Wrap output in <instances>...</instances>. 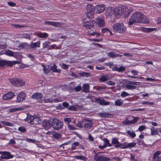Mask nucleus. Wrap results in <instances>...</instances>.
Listing matches in <instances>:
<instances>
[{"mask_svg": "<svg viewBox=\"0 0 161 161\" xmlns=\"http://www.w3.org/2000/svg\"><path fill=\"white\" fill-rule=\"evenodd\" d=\"M51 135L53 137L57 139H60L61 138V134L56 132H52Z\"/></svg>", "mask_w": 161, "mask_h": 161, "instance_id": "393cba45", "label": "nucleus"}, {"mask_svg": "<svg viewBox=\"0 0 161 161\" xmlns=\"http://www.w3.org/2000/svg\"><path fill=\"white\" fill-rule=\"evenodd\" d=\"M115 9L114 8L108 7L105 13V14L107 18L111 17L113 15H114Z\"/></svg>", "mask_w": 161, "mask_h": 161, "instance_id": "f8f14e48", "label": "nucleus"}, {"mask_svg": "<svg viewBox=\"0 0 161 161\" xmlns=\"http://www.w3.org/2000/svg\"><path fill=\"white\" fill-rule=\"evenodd\" d=\"M113 29L116 32L119 33H124L126 31V27L123 24L116 23L113 25Z\"/></svg>", "mask_w": 161, "mask_h": 161, "instance_id": "7ed1b4c3", "label": "nucleus"}, {"mask_svg": "<svg viewBox=\"0 0 161 161\" xmlns=\"http://www.w3.org/2000/svg\"><path fill=\"white\" fill-rule=\"evenodd\" d=\"M68 109L70 110H72L74 111H76L77 110V108L73 106H70L68 108Z\"/></svg>", "mask_w": 161, "mask_h": 161, "instance_id": "8fccbe9b", "label": "nucleus"}, {"mask_svg": "<svg viewBox=\"0 0 161 161\" xmlns=\"http://www.w3.org/2000/svg\"><path fill=\"white\" fill-rule=\"evenodd\" d=\"M140 84V82L129 81L127 83L125 86L129 90L136 89V87L134 85H139Z\"/></svg>", "mask_w": 161, "mask_h": 161, "instance_id": "6e6552de", "label": "nucleus"}, {"mask_svg": "<svg viewBox=\"0 0 161 161\" xmlns=\"http://www.w3.org/2000/svg\"><path fill=\"white\" fill-rule=\"evenodd\" d=\"M137 143L140 145H143L144 144L143 141L141 140H138L137 141Z\"/></svg>", "mask_w": 161, "mask_h": 161, "instance_id": "338daca9", "label": "nucleus"}, {"mask_svg": "<svg viewBox=\"0 0 161 161\" xmlns=\"http://www.w3.org/2000/svg\"><path fill=\"white\" fill-rule=\"evenodd\" d=\"M43 101L46 103H52L53 99L51 98H44Z\"/></svg>", "mask_w": 161, "mask_h": 161, "instance_id": "37998d69", "label": "nucleus"}, {"mask_svg": "<svg viewBox=\"0 0 161 161\" xmlns=\"http://www.w3.org/2000/svg\"><path fill=\"white\" fill-rule=\"evenodd\" d=\"M37 36L40 38H46L48 36V35L46 33L40 32L37 34Z\"/></svg>", "mask_w": 161, "mask_h": 161, "instance_id": "c756f323", "label": "nucleus"}, {"mask_svg": "<svg viewBox=\"0 0 161 161\" xmlns=\"http://www.w3.org/2000/svg\"><path fill=\"white\" fill-rule=\"evenodd\" d=\"M52 127L57 130L61 129L63 125V123L57 119H52Z\"/></svg>", "mask_w": 161, "mask_h": 161, "instance_id": "39448f33", "label": "nucleus"}, {"mask_svg": "<svg viewBox=\"0 0 161 161\" xmlns=\"http://www.w3.org/2000/svg\"><path fill=\"white\" fill-rule=\"evenodd\" d=\"M43 70L45 74H48L49 73V68L48 67L46 68L45 66H44Z\"/></svg>", "mask_w": 161, "mask_h": 161, "instance_id": "bf43d9fd", "label": "nucleus"}, {"mask_svg": "<svg viewBox=\"0 0 161 161\" xmlns=\"http://www.w3.org/2000/svg\"><path fill=\"white\" fill-rule=\"evenodd\" d=\"M96 22L98 25L100 27H103L105 26V22L103 18L101 17L97 18Z\"/></svg>", "mask_w": 161, "mask_h": 161, "instance_id": "a211bd4d", "label": "nucleus"}, {"mask_svg": "<svg viewBox=\"0 0 161 161\" xmlns=\"http://www.w3.org/2000/svg\"><path fill=\"white\" fill-rule=\"evenodd\" d=\"M89 86L87 84H85L83 86V90L85 92H88L89 91Z\"/></svg>", "mask_w": 161, "mask_h": 161, "instance_id": "72a5a7b5", "label": "nucleus"}, {"mask_svg": "<svg viewBox=\"0 0 161 161\" xmlns=\"http://www.w3.org/2000/svg\"><path fill=\"white\" fill-rule=\"evenodd\" d=\"M22 37L27 39L30 40V36L29 34L24 33L22 35Z\"/></svg>", "mask_w": 161, "mask_h": 161, "instance_id": "3c124183", "label": "nucleus"}, {"mask_svg": "<svg viewBox=\"0 0 161 161\" xmlns=\"http://www.w3.org/2000/svg\"><path fill=\"white\" fill-rule=\"evenodd\" d=\"M121 96L123 97H125L129 95V94L125 92H122L120 95Z\"/></svg>", "mask_w": 161, "mask_h": 161, "instance_id": "09e8293b", "label": "nucleus"}, {"mask_svg": "<svg viewBox=\"0 0 161 161\" xmlns=\"http://www.w3.org/2000/svg\"><path fill=\"white\" fill-rule=\"evenodd\" d=\"M26 97L25 94L23 92H20L17 97L16 101L18 103L21 102L25 100Z\"/></svg>", "mask_w": 161, "mask_h": 161, "instance_id": "f3484780", "label": "nucleus"}, {"mask_svg": "<svg viewBox=\"0 0 161 161\" xmlns=\"http://www.w3.org/2000/svg\"><path fill=\"white\" fill-rule=\"evenodd\" d=\"M19 63L17 61H12L3 60H0V67L4 66L12 67L16 64Z\"/></svg>", "mask_w": 161, "mask_h": 161, "instance_id": "423d86ee", "label": "nucleus"}, {"mask_svg": "<svg viewBox=\"0 0 161 161\" xmlns=\"http://www.w3.org/2000/svg\"><path fill=\"white\" fill-rule=\"evenodd\" d=\"M95 102H98L99 105L103 106L108 105L110 104L109 102L107 101L104 99H101L100 97L96 98Z\"/></svg>", "mask_w": 161, "mask_h": 161, "instance_id": "2eb2a0df", "label": "nucleus"}, {"mask_svg": "<svg viewBox=\"0 0 161 161\" xmlns=\"http://www.w3.org/2000/svg\"><path fill=\"white\" fill-rule=\"evenodd\" d=\"M25 141L29 143H35L36 142L35 140L33 139H31L29 138H27L26 139Z\"/></svg>", "mask_w": 161, "mask_h": 161, "instance_id": "4d7b16f0", "label": "nucleus"}, {"mask_svg": "<svg viewBox=\"0 0 161 161\" xmlns=\"http://www.w3.org/2000/svg\"><path fill=\"white\" fill-rule=\"evenodd\" d=\"M79 143L78 142H75L71 144V149L72 150H74L76 149L77 146L79 145Z\"/></svg>", "mask_w": 161, "mask_h": 161, "instance_id": "473e14b6", "label": "nucleus"}, {"mask_svg": "<svg viewBox=\"0 0 161 161\" xmlns=\"http://www.w3.org/2000/svg\"><path fill=\"white\" fill-rule=\"evenodd\" d=\"M15 95L13 92H10L3 96V100H6L8 99H11Z\"/></svg>", "mask_w": 161, "mask_h": 161, "instance_id": "dca6fc26", "label": "nucleus"}, {"mask_svg": "<svg viewBox=\"0 0 161 161\" xmlns=\"http://www.w3.org/2000/svg\"><path fill=\"white\" fill-rule=\"evenodd\" d=\"M123 101L121 99H118L114 102V105L116 106H120L123 103Z\"/></svg>", "mask_w": 161, "mask_h": 161, "instance_id": "2f4dec72", "label": "nucleus"}, {"mask_svg": "<svg viewBox=\"0 0 161 161\" xmlns=\"http://www.w3.org/2000/svg\"><path fill=\"white\" fill-rule=\"evenodd\" d=\"M127 133L128 135H130V136L132 138H134L136 136V134L133 131L128 130L127 131Z\"/></svg>", "mask_w": 161, "mask_h": 161, "instance_id": "ea45409f", "label": "nucleus"}, {"mask_svg": "<svg viewBox=\"0 0 161 161\" xmlns=\"http://www.w3.org/2000/svg\"><path fill=\"white\" fill-rule=\"evenodd\" d=\"M105 6L103 4L97 5L96 6V8L97 9L96 13L98 14H100L103 12L105 8Z\"/></svg>", "mask_w": 161, "mask_h": 161, "instance_id": "412c9836", "label": "nucleus"}, {"mask_svg": "<svg viewBox=\"0 0 161 161\" xmlns=\"http://www.w3.org/2000/svg\"><path fill=\"white\" fill-rule=\"evenodd\" d=\"M94 9V7L91 4H88L86 5L85 12L87 17L89 18L93 17Z\"/></svg>", "mask_w": 161, "mask_h": 161, "instance_id": "20e7f679", "label": "nucleus"}, {"mask_svg": "<svg viewBox=\"0 0 161 161\" xmlns=\"http://www.w3.org/2000/svg\"><path fill=\"white\" fill-rule=\"evenodd\" d=\"M105 88L101 86H97V90L98 91H100L102 90H105Z\"/></svg>", "mask_w": 161, "mask_h": 161, "instance_id": "e2e57ef3", "label": "nucleus"}, {"mask_svg": "<svg viewBox=\"0 0 161 161\" xmlns=\"http://www.w3.org/2000/svg\"><path fill=\"white\" fill-rule=\"evenodd\" d=\"M15 143H16L15 141L13 139H10V140L9 142H8L9 144H11L14 145V144H15Z\"/></svg>", "mask_w": 161, "mask_h": 161, "instance_id": "0e129e2a", "label": "nucleus"}, {"mask_svg": "<svg viewBox=\"0 0 161 161\" xmlns=\"http://www.w3.org/2000/svg\"><path fill=\"white\" fill-rule=\"evenodd\" d=\"M51 43L49 41H46L43 43V48L49 47Z\"/></svg>", "mask_w": 161, "mask_h": 161, "instance_id": "4c0bfd02", "label": "nucleus"}, {"mask_svg": "<svg viewBox=\"0 0 161 161\" xmlns=\"http://www.w3.org/2000/svg\"><path fill=\"white\" fill-rule=\"evenodd\" d=\"M161 152L158 151L155 153L153 155V157L151 161H159L161 160V156L159 155L161 154Z\"/></svg>", "mask_w": 161, "mask_h": 161, "instance_id": "6ab92c4d", "label": "nucleus"}, {"mask_svg": "<svg viewBox=\"0 0 161 161\" xmlns=\"http://www.w3.org/2000/svg\"><path fill=\"white\" fill-rule=\"evenodd\" d=\"M135 23H148L149 20L147 17L141 12L136 11L131 15L129 19V25H132Z\"/></svg>", "mask_w": 161, "mask_h": 161, "instance_id": "f257e3e1", "label": "nucleus"}, {"mask_svg": "<svg viewBox=\"0 0 161 161\" xmlns=\"http://www.w3.org/2000/svg\"><path fill=\"white\" fill-rule=\"evenodd\" d=\"M42 97V94L39 93H35L31 96L32 98L36 99L39 102H42L41 99Z\"/></svg>", "mask_w": 161, "mask_h": 161, "instance_id": "aec40b11", "label": "nucleus"}, {"mask_svg": "<svg viewBox=\"0 0 161 161\" xmlns=\"http://www.w3.org/2000/svg\"><path fill=\"white\" fill-rule=\"evenodd\" d=\"M83 122L82 121H80L76 124V125L80 128L83 127Z\"/></svg>", "mask_w": 161, "mask_h": 161, "instance_id": "864d4df0", "label": "nucleus"}, {"mask_svg": "<svg viewBox=\"0 0 161 161\" xmlns=\"http://www.w3.org/2000/svg\"><path fill=\"white\" fill-rule=\"evenodd\" d=\"M144 104H146L149 105H153L154 103L152 102H149L148 101H146L143 103Z\"/></svg>", "mask_w": 161, "mask_h": 161, "instance_id": "774afa93", "label": "nucleus"}, {"mask_svg": "<svg viewBox=\"0 0 161 161\" xmlns=\"http://www.w3.org/2000/svg\"><path fill=\"white\" fill-rule=\"evenodd\" d=\"M125 69V68L123 66H120L119 67H115L114 69H113V70H115L119 72H122L124 71Z\"/></svg>", "mask_w": 161, "mask_h": 161, "instance_id": "7c9ffc66", "label": "nucleus"}, {"mask_svg": "<svg viewBox=\"0 0 161 161\" xmlns=\"http://www.w3.org/2000/svg\"><path fill=\"white\" fill-rule=\"evenodd\" d=\"M139 117H137L135 118H134L132 120H127L125 121V124H132L135 123L137 120L139 119Z\"/></svg>", "mask_w": 161, "mask_h": 161, "instance_id": "5701e85b", "label": "nucleus"}, {"mask_svg": "<svg viewBox=\"0 0 161 161\" xmlns=\"http://www.w3.org/2000/svg\"><path fill=\"white\" fill-rule=\"evenodd\" d=\"M136 143L135 142H131L127 143L128 148H130L134 147H135L136 146Z\"/></svg>", "mask_w": 161, "mask_h": 161, "instance_id": "a18cd8bd", "label": "nucleus"}, {"mask_svg": "<svg viewBox=\"0 0 161 161\" xmlns=\"http://www.w3.org/2000/svg\"><path fill=\"white\" fill-rule=\"evenodd\" d=\"M0 154H1V156L0 158V159H9L12 158L13 157V155L11 154L10 153L8 152L0 151Z\"/></svg>", "mask_w": 161, "mask_h": 161, "instance_id": "9b49d317", "label": "nucleus"}, {"mask_svg": "<svg viewBox=\"0 0 161 161\" xmlns=\"http://www.w3.org/2000/svg\"><path fill=\"white\" fill-rule=\"evenodd\" d=\"M25 120L31 124L39 125L42 122V120L39 117L36 115L32 116L30 114H27V118Z\"/></svg>", "mask_w": 161, "mask_h": 161, "instance_id": "f03ea898", "label": "nucleus"}, {"mask_svg": "<svg viewBox=\"0 0 161 161\" xmlns=\"http://www.w3.org/2000/svg\"><path fill=\"white\" fill-rule=\"evenodd\" d=\"M103 141L105 143L104 145H106V146H108L110 147L112 146L111 144L109 143V141L107 138H104Z\"/></svg>", "mask_w": 161, "mask_h": 161, "instance_id": "79ce46f5", "label": "nucleus"}, {"mask_svg": "<svg viewBox=\"0 0 161 161\" xmlns=\"http://www.w3.org/2000/svg\"><path fill=\"white\" fill-rule=\"evenodd\" d=\"M109 57L114 58L117 57L116 53L113 52H109L107 53Z\"/></svg>", "mask_w": 161, "mask_h": 161, "instance_id": "a19ab883", "label": "nucleus"}, {"mask_svg": "<svg viewBox=\"0 0 161 161\" xmlns=\"http://www.w3.org/2000/svg\"><path fill=\"white\" fill-rule=\"evenodd\" d=\"M9 81L12 85L17 86H22L25 84L24 81L19 79H11L9 80Z\"/></svg>", "mask_w": 161, "mask_h": 161, "instance_id": "1a4fd4ad", "label": "nucleus"}, {"mask_svg": "<svg viewBox=\"0 0 161 161\" xmlns=\"http://www.w3.org/2000/svg\"><path fill=\"white\" fill-rule=\"evenodd\" d=\"M120 146L119 147H121L122 148H128V147L127 146V143H124L123 144L120 143V144L119 145Z\"/></svg>", "mask_w": 161, "mask_h": 161, "instance_id": "de8ad7c7", "label": "nucleus"}, {"mask_svg": "<svg viewBox=\"0 0 161 161\" xmlns=\"http://www.w3.org/2000/svg\"><path fill=\"white\" fill-rule=\"evenodd\" d=\"M94 159L96 161H109L110 159L100 154V153H96L94 156Z\"/></svg>", "mask_w": 161, "mask_h": 161, "instance_id": "0eeeda50", "label": "nucleus"}, {"mask_svg": "<svg viewBox=\"0 0 161 161\" xmlns=\"http://www.w3.org/2000/svg\"><path fill=\"white\" fill-rule=\"evenodd\" d=\"M93 126L92 123V122H89L85 124L84 125V128L86 130H89Z\"/></svg>", "mask_w": 161, "mask_h": 161, "instance_id": "c85d7f7f", "label": "nucleus"}, {"mask_svg": "<svg viewBox=\"0 0 161 161\" xmlns=\"http://www.w3.org/2000/svg\"><path fill=\"white\" fill-rule=\"evenodd\" d=\"M57 67L55 64H53V65L51 67V69L53 72H61V69H57Z\"/></svg>", "mask_w": 161, "mask_h": 161, "instance_id": "bb28decb", "label": "nucleus"}, {"mask_svg": "<svg viewBox=\"0 0 161 161\" xmlns=\"http://www.w3.org/2000/svg\"><path fill=\"white\" fill-rule=\"evenodd\" d=\"M64 121L65 122H67L68 123H69L71 121V119L70 118H65L64 119Z\"/></svg>", "mask_w": 161, "mask_h": 161, "instance_id": "680f3d73", "label": "nucleus"}, {"mask_svg": "<svg viewBox=\"0 0 161 161\" xmlns=\"http://www.w3.org/2000/svg\"><path fill=\"white\" fill-rule=\"evenodd\" d=\"M42 125L46 129H48L52 127V119L45 120L42 122Z\"/></svg>", "mask_w": 161, "mask_h": 161, "instance_id": "4468645a", "label": "nucleus"}, {"mask_svg": "<svg viewBox=\"0 0 161 161\" xmlns=\"http://www.w3.org/2000/svg\"><path fill=\"white\" fill-rule=\"evenodd\" d=\"M115 9L114 15H122L125 11L126 8L125 6H122L116 8Z\"/></svg>", "mask_w": 161, "mask_h": 161, "instance_id": "9d476101", "label": "nucleus"}, {"mask_svg": "<svg viewBox=\"0 0 161 161\" xmlns=\"http://www.w3.org/2000/svg\"><path fill=\"white\" fill-rule=\"evenodd\" d=\"M96 22V21L95 20H90L89 21L85 22L83 24V26L87 29H90L91 27H93Z\"/></svg>", "mask_w": 161, "mask_h": 161, "instance_id": "ddd939ff", "label": "nucleus"}, {"mask_svg": "<svg viewBox=\"0 0 161 161\" xmlns=\"http://www.w3.org/2000/svg\"><path fill=\"white\" fill-rule=\"evenodd\" d=\"M108 78V75H105L102 76L100 78L99 80L102 82H104L109 80Z\"/></svg>", "mask_w": 161, "mask_h": 161, "instance_id": "f704fd0d", "label": "nucleus"}, {"mask_svg": "<svg viewBox=\"0 0 161 161\" xmlns=\"http://www.w3.org/2000/svg\"><path fill=\"white\" fill-rule=\"evenodd\" d=\"M75 158L76 159L81 160L83 161H86L87 159L86 157L83 156H76L75 157Z\"/></svg>", "mask_w": 161, "mask_h": 161, "instance_id": "e433bc0d", "label": "nucleus"}, {"mask_svg": "<svg viewBox=\"0 0 161 161\" xmlns=\"http://www.w3.org/2000/svg\"><path fill=\"white\" fill-rule=\"evenodd\" d=\"M18 130L21 132H25L26 131V129L24 126L19 127L18 129Z\"/></svg>", "mask_w": 161, "mask_h": 161, "instance_id": "49530a36", "label": "nucleus"}, {"mask_svg": "<svg viewBox=\"0 0 161 161\" xmlns=\"http://www.w3.org/2000/svg\"><path fill=\"white\" fill-rule=\"evenodd\" d=\"M1 122L4 125H7L9 126H13V124L9 123V122L3 121H1Z\"/></svg>", "mask_w": 161, "mask_h": 161, "instance_id": "c03bdc74", "label": "nucleus"}, {"mask_svg": "<svg viewBox=\"0 0 161 161\" xmlns=\"http://www.w3.org/2000/svg\"><path fill=\"white\" fill-rule=\"evenodd\" d=\"M40 42L38 41L35 43L31 42L30 45V47L32 48L36 47H40Z\"/></svg>", "mask_w": 161, "mask_h": 161, "instance_id": "a878e982", "label": "nucleus"}, {"mask_svg": "<svg viewBox=\"0 0 161 161\" xmlns=\"http://www.w3.org/2000/svg\"><path fill=\"white\" fill-rule=\"evenodd\" d=\"M99 115L101 117L109 118L110 117L111 115V114L106 113H100Z\"/></svg>", "mask_w": 161, "mask_h": 161, "instance_id": "cd10ccee", "label": "nucleus"}, {"mask_svg": "<svg viewBox=\"0 0 161 161\" xmlns=\"http://www.w3.org/2000/svg\"><path fill=\"white\" fill-rule=\"evenodd\" d=\"M107 84L108 85L114 86L115 85V82L112 81H109L107 82Z\"/></svg>", "mask_w": 161, "mask_h": 161, "instance_id": "13d9d810", "label": "nucleus"}, {"mask_svg": "<svg viewBox=\"0 0 161 161\" xmlns=\"http://www.w3.org/2000/svg\"><path fill=\"white\" fill-rule=\"evenodd\" d=\"M111 142L113 144H115V147H119L120 143L118 141L117 138L115 137L112 138Z\"/></svg>", "mask_w": 161, "mask_h": 161, "instance_id": "4be33fe9", "label": "nucleus"}, {"mask_svg": "<svg viewBox=\"0 0 161 161\" xmlns=\"http://www.w3.org/2000/svg\"><path fill=\"white\" fill-rule=\"evenodd\" d=\"M151 134L152 135H155L158 132V128L152 127L151 129Z\"/></svg>", "mask_w": 161, "mask_h": 161, "instance_id": "c9c22d12", "label": "nucleus"}, {"mask_svg": "<svg viewBox=\"0 0 161 161\" xmlns=\"http://www.w3.org/2000/svg\"><path fill=\"white\" fill-rule=\"evenodd\" d=\"M4 54H5L7 55H8L10 56H13L14 55L13 52L12 51L9 50L6 51L4 53Z\"/></svg>", "mask_w": 161, "mask_h": 161, "instance_id": "58836bf2", "label": "nucleus"}, {"mask_svg": "<svg viewBox=\"0 0 161 161\" xmlns=\"http://www.w3.org/2000/svg\"><path fill=\"white\" fill-rule=\"evenodd\" d=\"M63 101V100L62 99L60 98H55L53 100V102L55 103H58L59 102H62Z\"/></svg>", "mask_w": 161, "mask_h": 161, "instance_id": "6e6d98bb", "label": "nucleus"}, {"mask_svg": "<svg viewBox=\"0 0 161 161\" xmlns=\"http://www.w3.org/2000/svg\"><path fill=\"white\" fill-rule=\"evenodd\" d=\"M45 23L48 25H51L55 26H57L59 25L58 22H56L48 21H45Z\"/></svg>", "mask_w": 161, "mask_h": 161, "instance_id": "b1692460", "label": "nucleus"}, {"mask_svg": "<svg viewBox=\"0 0 161 161\" xmlns=\"http://www.w3.org/2000/svg\"><path fill=\"white\" fill-rule=\"evenodd\" d=\"M81 89V87L80 86H78L75 88V90L76 92L80 91Z\"/></svg>", "mask_w": 161, "mask_h": 161, "instance_id": "052dcab7", "label": "nucleus"}, {"mask_svg": "<svg viewBox=\"0 0 161 161\" xmlns=\"http://www.w3.org/2000/svg\"><path fill=\"white\" fill-rule=\"evenodd\" d=\"M68 128L69 130H74L76 129V127L69 124L68 125Z\"/></svg>", "mask_w": 161, "mask_h": 161, "instance_id": "5fc2aeb1", "label": "nucleus"}, {"mask_svg": "<svg viewBox=\"0 0 161 161\" xmlns=\"http://www.w3.org/2000/svg\"><path fill=\"white\" fill-rule=\"evenodd\" d=\"M27 45L26 43H22L19 45V47L20 49H23L25 48V46Z\"/></svg>", "mask_w": 161, "mask_h": 161, "instance_id": "603ef678", "label": "nucleus"}, {"mask_svg": "<svg viewBox=\"0 0 161 161\" xmlns=\"http://www.w3.org/2000/svg\"><path fill=\"white\" fill-rule=\"evenodd\" d=\"M69 65L64 63L62 64V67L64 69H66L68 68Z\"/></svg>", "mask_w": 161, "mask_h": 161, "instance_id": "69168bd1", "label": "nucleus"}]
</instances>
